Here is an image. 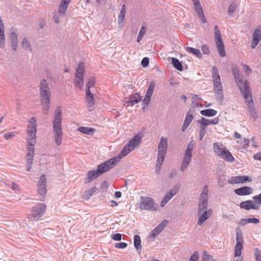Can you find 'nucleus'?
Wrapping results in <instances>:
<instances>
[{"instance_id":"obj_1","label":"nucleus","mask_w":261,"mask_h":261,"mask_svg":"<svg viewBox=\"0 0 261 261\" xmlns=\"http://www.w3.org/2000/svg\"><path fill=\"white\" fill-rule=\"evenodd\" d=\"M232 73L240 91L246 99L249 111L255 118L257 115L255 113L254 105L249 90L248 82L246 80L243 82L242 79H239V70L237 68L232 69Z\"/></svg>"},{"instance_id":"obj_2","label":"nucleus","mask_w":261,"mask_h":261,"mask_svg":"<svg viewBox=\"0 0 261 261\" xmlns=\"http://www.w3.org/2000/svg\"><path fill=\"white\" fill-rule=\"evenodd\" d=\"M40 99L44 114H47L49 109L51 92L47 81L43 79L39 85Z\"/></svg>"},{"instance_id":"obj_3","label":"nucleus","mask_w":261,"mask_h":261,"mask_svg":"<svg viewBox=\"0 0 261 261\" xmlns=\"http://www.w3.org/2000/svg\"><path fill=\"white\" fill-rule=\"evenodd\" d=\"M116 158H112L98 166L97 170L89 171L87 174L88 182H90L104 172L114 168L117 164Z\"/></svg>"},{"instance_id":"obj_4","label":"nucleus","mask_w":261,"mask_h":261,"mask_svg":"<svg viewBox=\"0 0 261 261\" xmlns=\"http://www.w3.org/2000/svg\"><path fill=\"white\" fill-rule=\"evenodd\" d=\"M62 110L60 107L57 108L53 120V129L55 141L58 145L62 143Z\"/></svg>"},{"instance_id":"obj_5","label":"nucleus","mask_w":261,"mask_h":261,"mask_svg":"<svg viewBox=\"0 0 261 261\" xmlns=\"http://www.w3.org/2000/svg\"><path fill=\"white\" fill-rule=\"evenodd\" d=\"M37 124L35 117H32L29 122L27 129L28 152L34 153V146L36 143Z\"/></svg>"},{"instance_id":"obj_6","label":"nucleus","mask_w":261,"mask_h":261,"mask_svg":"<svg viewBox=\"0 0 261 261\" xmlns=\"http://www.w3.org/2000/svg\"><path fill=\"white\" fill-rule=\"evenodd\" d=\"M212 75L215 97L217 99L222 101L223 98V87L218 68L215 66L212 68Z\"/></svg>"},{"instance_id":"obj_7","label":"nucleus","mask_w":261,"mask_h":261,"mask_svg":"<svg viewBox=\"0 0 261 261\" xmlns=\"http://www.w3.org/2000/svg\"><path fill=\"white\" fill-rule=\"evenodd\" d=\"M141 137L138 135H136L132 139L123 147L122 150L119 153L118 156L113 158H116L117 164H118L121 159L127 155L131 151L133 150L136 147L138 146L141 142Z\"/></svg>"},{"instance_id":"obj_8","label":"nucleus","mask_w":261,"mask_h":261,"mask_svg":"<svg viewBox=\"0 0 261 261\" xmlns=\"http://www.w3.org/2000/svg\"><path fill=\"white\" fill-rule=\"evenodd\" d=\"M208 198V190L207 185H205L200 194L198 204L197 214H201L203 211L207 210Z\"/></svg>"},{"instance_id":"obj_9","label":"nucleus","mask_w":261,"mask_h":261,"mask_svg":"<svg viewBox=\"0 0 261 261\" xmlns=\"http://www.w3.org/2000/svg\"><path fill=\"white\" fill-rule=\"evenodd\" d=\"M194 148L193 141H191L187 146L182 159L180 171L184 172L188 167L191 162L192 158V152Z\"/></svg>"},{"instance_id":"obj_10","label":"nucleus","mask_w":261,"mask_h":261,"mask_svg":"<svg viewBox=\"0 0 261 261\" xmlns=\"http://www.w3.org/2000/svg\"><path fill=\"white\" fill-rule=\"evenodd\" d=\"M139 208L142 211H154L156 210L154 200L149 197H141Z\"/></svg>"},{"instance_id":"obj_11","label":"nucleus","mask_w":261,"mask_h":261,"mask_svg":"<svg viewBox=\"0 0 261 261\" xmlns=\"http://www.w3.org/2000/svg\"><path fill=\"white\" fill-rule=\"evenodd\" d=\"M214 34L219 54L222 57H225L226 54L224 49V45L222 39L221 32L217 25H216L214 28Z\"/></svg>"},{"instance_id":"obj_12","label":"nucleus","mask_w":261,"mask_h":261,"mask_svg":"<svg viewBox=\"0 0 261 261\" xmlns=\"http://www.w3.org/2000/svg\"><path fill=\"white\" fill-rule=\"evenodd\" d=\"M70 1L68 0H61L60 5L59 8L58 13H55L54 16V18L55 22L58 23L60 21V16H64L66 10L68 7Z\"/></svg>"},{"instance_id":"obj_13","label":"nucleus","mask_w":261,"mask_h":261,"mask_svg":"<svg viewBox=\"0 0 261 261\" xmlns=\"http://www.w3.org/2000/svg\"><path fill=\"white\" fill-rule=\"evenodd\" d=\"M46 208L44 203H38L32 208L31 216L35 219L38 220L44 214Z\"/></svg>"},{"instance_id":"obj_14","label":"nucleus","mask_w":261,"mask_h":261,"mask_svg":"<svg viewBox=\"0 0 261 261\" xmlns=\"http://www.w3.org/2000/svg\"><path fill=\"white\" fill-rule=\"evenodd\" d=\"M46 179L44 175H42L38 182V194L41 196L40 199V200L43 201L44 199V196L45 195L46 190Z\"/></svg>"},{"instance_id":"obj_15","label":"nucleus","mask_w":261,"mask_h":261,"mask_svg":"<svg viewBox=\"0 0 261 261\" xmlns=\"http://www.w3.org/2000/svg\"><path fill=\"white\" fill-rule=\"evenodd\" d=\"M167 139L163 137H161L160 141L158 145V158L165 159V155L167 153Z\"/></svg>"},{"instance_id":"obj_16","label":"nucleus","mask_w":261,"mask_h":261,"mask_svg":"<svg viewBox=\"0 0 261 261\" xmlns=\"http://www.w3.org/2000/svg\"><path fill=\"white\" fill-rule=\"evenodd\" d=\"M155 85V82L153 81H151L149 83L145 98L143 100V109L148 106L150 101L151 96L154 89Z\"/></svg>"},{"instance_id":"obj_17","label":"nucleus","mask_w":261,"mask_h":261,"mask_svg":"<svg viewBox=\"0 0 261 261\" xmlns=\"http://www.w3.org/2000/svg\"><path fill=\"white\" fill-rule=\"evenodd\" d=\"M240 206L241 208L247 211L251 209L258 210L259 208V206L257 205V203H255L254 200L241 202L240 204Z\"/></svg>"},{"instance_id":"obj_18","label":"nucleus","mask_w":261,"mask_h":261,"mask_svg":"<svg viewBox=\"0 0 261 261\" xmlns=\"http://www.w3.org/2000/svg\"><path fill=\"white\" fill-rule=\"evenodd\" d=\"M168 223V221L164 220L160 224H159L153 230L150 232L149 236L154 239L159 235L165 228Z\"/></svg>"},{"instance_id":"obj_19","label":"nucleus","mask_w":261,"mask_h":261,"mask_svg":"<svg viewBox=\"0 0 261 261\" xmlns=\"http://www.w3.org/2000/svg\"><path fill=\"white\" fill-rule=\"evenodd\" d=\"M253 38L251 43V47L254 48L261 40V28L258 27L255 29L253 33Z\"/></svg>"},{"instance_id":"obj_20","label":"nucleus","mask_w":261,"mask_h":261,"mask_svg":"<svg viewBox=\"0 0 261 261\" xmlns=\"http://www.w3.org/2000/svg\"><path fill=\"white\" fill-rule=\"evenodd\" d=\"M213 211L211 209L205 210L203 211L201 214H198L199 217L197 221L198 225L201 226L202 224L205 222L207 219H208L212 216Z\"/></svg>"},{"instance_id":"obj_21","label":"nucleus","mask_w":261,"mask_h":261,"mask_svg":"<svg viewBox=\"0 0 261 261\" xmlns=\"http://www.w3.org/2000/svg\"><path fill=\"white\" fill-rule=\"evenodd\" d=\"M234 192L238 195L246 196L252 193L253 189L252 188L248 186H244L234 190Z\"/></svg>"},{"instance_id":"obj_22","label":"nucleus","mask_w":261,"mask_h":261,"mask_svg":"<svg viewBox=\"0 0 261 261\" xmlns=\"http://www.w3.org/2000/svg\"><path fill=\"white\" fill-rule=\"evenodd\" d=\"M10 39L11 41L12 48L13 50H16L17 47V35L13 29L11 30L10 33Z\"/></svg>"},{"instance_id":"obj_23","label":"nucleus","mask_w":261,"mask_h":261,"mask_svg":"<svg viewBox=\"0 0 261 261\" xmlns=\"http://www.w3.org/2000/svg\"><path fill=\"white\" fill-rule=\"evenodd\" d=\"M219 122V119L217 117L212 120L206 119L202 117L200 120L198 121V123L205 127L206 126H207L210 124H217Z\"/></svg>"},{"instance_id":"obj_24","label":"nucleus","mask_w":261,"mask_h":261,"mask_svg":"<svg viewBox=\"0 0 261 261\" xmlns=\"http://www.w3.org/2000/svg\"><path fill=\"white\" fill-rule=\"evenodd\" d=\"M141 97L138 93H135L130 95L129 99L126 101L127 106H133L135 103H137L141 101Z\"/></svg>"},{"instance_id":"obj_25","label":"nucleus","mask_w":261,"mask_h":261,"mask_svg":"<svg viewBox=\"0 0 261 261\" xmlns=\"http://www.w3.org/2000/svg\"><path fill=\"white\" fill-rule=\"evenodd\" d=\"M220 156L223 159L230 163L233 162L234 160L231 153L226 148H224V150H223V153Z\"/></svg>"},{"instance_id":"obj_26","label":"nucleus","mask_w":261,"mask_h":261,"mask_svg":"<svg viewBox=\"0 0 261 261\" xmlns=\"http://www.w3.org/2000/svg\"><path fill=\"white\" fill-rule=\"evenodd\" d=\"M193 119V117L192 114H190L189 113H188L186 115L184 124L182 125V131L184 132L187 127L189 126L190 124L192 122Z\"/></svg>"},{"instance_id":"obj_27","label":"nucleus","mask_w":261,"mask_h":261,"mask_svg":"<svg viewBox=\"0 0 261 261\" xmlns=\"http://www.w3.org/2000/svg\"><path fill=\"white\" fill-rule=\"evenodd\" d=\"M86 101L89 110L90 111H93L95 108L94 96L88 95V96H86Z\"/></svg>"},{"instance_id":"obj_28","label":"nucleus","mask_w":261,"mask_h":261,"mask_svg":"<svg viewBox=\"0 0 261 261\" xmlns=\"http://www.w3.org/2000/svg\"><path fill=\"white\" fill-rule=\"evenodd\" d=\"M225 148V147H223L222 144L219 145L217 143H215L213 144L214 151L219 156H220L222 155Z\"/></svg>"},{"instance_id":"obj_29","label":"nucleus","mask_w":261,"mask_h":261,"mask_svg":"<svg viewBox=\"0 0 261 261\" xmlns=\"http://www.w3.org/2000/svg\"><path fill=\"white\" fill-rule=\"evenodd\" d=\"M186 50L189 53L192 54V55L195 56L197 58H202V55L199 49L194 48L191 47H187L186 48Z\"/></svg>"},{"instance_id":"obj_30","label":"nucleus","mask_w":261,"mask_h":261,"mask_svg":"<svg viewBox=\"0 0 261 261\" xmlns=\"http://www.w3.org/2000/svg\"><path fill=\"white\" fill-rule=\"evenodd\" d=\"M200 113L203 116L206 117H212L215 116L217 114V111L212 109H207L201 110L200 111Z\"/></svg>"},{"instance_id":"obj_31","label":"nucleus","mask_w":261,"mask_h":261,"mask_svg":"<svg viewBox=\"0 0 261 261\" xmlns=\"http://www.w3.org/2000/svg\"><path fill=\"white\" fill-rule=\"evenodd\" d=\"M141 241L140 236L138 234L135 235L134 244L136 249L139 252L141 250Z\"/></svg>"},{"instance_id":"obj_32","label":"nucleus","mask_w":261,"mask_h":261,"mask_svg":"<svg viewBox=\"0 0 261 261\" xmlns=\"http://www.w3.org/2000/svg\"><path fill=\"white\" fill-rule=\"evenodd\" d=\"M126 13V7L124 5H123L121 9L120 13L118 17V23H121L124 20L125 16Z\"/></svg>"},{"instance_id":"obj_33","label":"nucleus","mask_w":261,"mask_h":261,"mask_svg":"<svg viewBox=\"0 0 261 261\" xmlns=\"http://www.w3.org/2000/svg\"><path fill=\"white\" fill-rule=\"evenodd\" d=\"M75 85L80 89H82L84 83V76H75Z\"/></svg>"},{"instance_id":"obj_34","label":"nucleus","mask_w":261,"mask_h":261,"mask_svg":"<svg viewBox=\"0 0 261 261\" xmlns=\"http://www.w3.org/2000/svg\"><path fill=\"white\" fill-rule=\"evenodd\" d=\"M84 64L81 62L78 65L76 69L75 76H84Z\"/></svg>"},{"instance_id":"obj_35","label":"nucleus","mask_w":261,"mask_h":261,"mask_svg":"<svg viewBox=\"0 0 261 261\" xmlns=\"http://www.w3.org/2000/svg\"><path fill=\"white\" fill-rule=\"evenodd\" d=\"M172 64H173L174 68L179 71L182 70V66L180 61L175 58H172Z\"/></svg>"},{"instance_id":"obj_36","label":"nucleus","mask_w":261,"mask_h":261,"mask_svg":"<svg viewBox=\"0 0 261 261\" xmlns=\"http://www.w3.org/2000/svg\"><path fill=\"white\" fill-rule=\"evenodd\" d=\"M96 191V187H93L90 189L86 191L83 194V198L85 199H89L90 197Z\"/></svg>"},{"instance_id":"obj_37","label":"nucleus","mask_w":261,"mask_h":261,"mask_svg":"<svg viewBox=\"0 0 261 261\" xmlns=\"http://www.w3.org/2000/svg\"><path fill=\"white\" fill-rule=\"evenodd\" d=\"M243 249V244L236 243L234 248V256H240L242 254Z\"/></svg>"},{"instance_id":"obj_38","label":"nucleus","mask_w":261,"mask_h":261,"mask_svg":"<svg viewBox=\"0 0 261 261\" xmlns=\"http://www.w3.org/2000/svg\"><path fill=\"white\" fill-rule=\"evenodd\" d=\"M236 243H240L243 244V238L242 231L239 227H237L236 229Z\"/></svg>"},{"instance_id":"obj_39","label":"nucleus","mask_w":261,"mask_h":261,"mask_svg":"<svg viewBox=\"0 0 261 261\" xmlns=\"http://www.w3.org/2000/svg\"><path fill=\"white\" fill-rule=\"evenodd\" d=\"M193 2L194 3L195 10L197 14H198L200 13L201 14H202V12H203V11L199 0H196V1Z\"/></svg>"},{"instance_id":"obj_40","label":"nucleus","mask_w":261,"mask_h":261,"mask_svg":"<svg viewBox=\"0 0 261 261\" xmlns=\"http://www.w3.org/2000/svg\"><path fill=\"white\" fill-rule=\"evenodd\" d=\"M78 130L84 134L88 135L92 134L94 130L93 128L85 126H81L78 128Z\"/></svg>"},{"instance_id":"obj_41","label":"nucleus","mask_w":261,"mask_h":261,"mask_svg":"<svg viewBox=\"0 0 261 261\" xmlns=\"http://www.w3.org/2000/svg\"><path fill=\"white\" fill-rule=\"evenodd\" d=\"M237 179L238 184L240 183H245L246 181H252V178L247 175L244 176H238Z\"/></svg>"},{"instance_id":"obj_42","label":"nucleus","mask_w":261,"mask_h":261,"mask_svg":"<svg viewBox=\"0 0 261 261\" xmlns=\"http://www.w3.org/2000/svg\"><path fill=\"white\" fill-rule=\"evenodd\" d=\"M22 47L24 49L32 51V48L31 46L30 43L27 38H24L22 40L21 43Z\"/></svg>"},{"instance_id":"obj_43","label":"nucleus","mask_w":261,"mask_h":261,"mask_svg":"<svg viewBox=\"0 0 261 261\" xmlns=\"http://www.w3.org/2000/svg\"><path fill=\"white\" fill-rule=\"evenodd\" d=\"M173 196L169 192L167 193L163 199L161 201V206L163 207Z\"/></svg>"},{"instance_id":"obj_44","label":"nucleus","mask_w":261,"mask_h":261,"mask_svg":"<svg viewBox=\"0 0 261 261\" xmlns=\"http://www.w3.org/2000/svg\"><path fill=\"white\" fill-rule=\"evenodd\" d=\"M164 159H165L164 158H157L155 168V171L157 173H160L161 169V166L164 162Z\"/></svg>"},{"instance_id":"obj_45","label":"nucleus","mask_w":261,"mask_h":261,"mask_svg":"<svg viewBox=\"0 0 261 261\" xmlns=\"http://www.w3.org/2000/svg\"><path fill=\"white\" fill-rule=\"evenodd\" d=\"M202 261H215V260L212 256L204 251L202 252Z\"/></svg>"},{"instance_id":"obj_46","label":"nucleus","mask_w":261,"mask_h":261,"mask_svg":"<svg viewBox=\"0 0 261 261\" xmlns=\"http://www.w3.org/2000/svg\"><path fill=\"white\" fill-rule=\"evenodd\" d=\"M146 31V28L142 26L139 31L138 36L137 37V41L138 42H139L142 39L143 37L144 36V34H145Z\"/></svg>"},{"instance_id":"obj_47","label":"nucleus","mask_w":261,"mask_h":261,"mask_svg":"<svg viewBox=\"0 0 261 261\" xmlns=\"http://www.w3.org/2000/svg\"><path fill=\"white\" fill-rule=\"evenodd\" d=\"M206 129L205 127L200 125V128L199 130V139L200 140H202L203 138L205 133H206Z\"/></svg>"},{"instance_id":"obj_48","label":"nucleus","mask_w":261,"mask_h":261,"mask_svg":"<svg viewBox=\"0 0 261 261\" xmlns=\"http://www.w3.org/2000/svg\"><path fill=\"white\" fill-rule=\"evenodd\" d=\"M254 255L256 261H261V252L258 248H255Z\"/></svg>"},{"instance_id":"obj_49","label":"nucleus","mask_w":261,"mask_h":261,"mask_svg":"<svg viewBox=\"0 0 261 261\" xmlns=\"http://www.w3.org/2000/svg\"><path fill=\"white\" fill-rule=\"evenodd\" d=\"M199 258V253L197 251H195L190 256L189 261H198Z\"/></svg>"},{"instance_id":"obj_50","label":"nucleus","mask_w":261,"mask_h":261,"mask_svg":"<svg viewBox=\"0 0 261 261\" xmlns=\"http://www.w3.org/2000/svg\"><path fill=\"white\" fill-rule=\"evenodd\" d=\"M180 186L179 185H176L173 187V188L169 192L170 194L174 196L176 193H177L179 190Z\"/></svg>"},{"instance_id":"obj_51","label":"nucleus","mask_w":261,"mask_h":261,"mask_svg":"<svg viewBox=\"0 0 261 261\" xmlns=\"http://www.w3.org/2000/svg\"><path fill=\"white\" fill-rule=\"evenodd\" d=\"M252 199L254 200L255 203H257L258 206L261 205V193L253 196Z\"/></svg>"},{"instance_id":"obj_52","label":"nucleus","mask_w":261,"mask_h":261,"mask_svg":"<svg viewBox=\"0 0 261 261\" xmlns=\"http://www.w3.org/2000/svg\"><path fill=\"white\" fill-rule=\"evenodd\" d=\"M236 4L235 3H232L230 5L228 11V13L229 15H231L236 10Z\"/></svg>"},{"instance_id":"obj_53","label":"nucleus","mask_w":261,"mask_h":261,"mask_svg":"<svg viewBox=\"0 0 261 261\" xmlns=\"http://www.w3.org/2000/svg\"><path fill=\"white\" fill-rule=\"evenodd\" d=\"M127 244L124 242L117 243L115 244V247L117 248L124 249L127 247Z\"/></svg>"},{"instance_id":"obj_54","label":"nucleus","mask_w":261,"mask_h":261,"mask_svg":"<svg viewBox=\"0 0 261 261\" xmlns=\"http://www.w3.org/2000/svg\"><path fill=\"white\" fill-rule=\"evenodd\" d=\"M95 79L93 77H90L89 79L87 84V88H91L93 87L95 85Z\"/></svg>"},{"instance_id":"obj_55","label":"nucleus","mask_w":261,"mask_h":261,"mask_svg":"<svg viewBox=\"0 0 261 261\" xmlns=\"http://www.w3.org/2000/svg\"><path fill=\"white\" fill-rule=\"evenodd\" d=\"M202 51L204 54L209 55L210 54V50L209 47L207 45H204L202 47Z\"/></svg>"},{"instance_id":"obj_56","label":"nucleus","mask_w":261,"mask_h":261,"mask_svg":"<svg viewBox=\"0 0 261 261\" xmlns=\"http://www.w3.org/2000/svg\"><path fill=\"white\" fill-rule=\"evenodd\" d=\"M244 72L246 74L249 75L251 73V68L246 64H243Z\"/></svg>"},{"instance_id":"obj_57","label":"nucleus","mask_w":261,"mask_h":261,"mask_svg":"<svg viewBox=\"0 0 261 261\" xmlns=\"http://www.w3.org/2000/svg\"><path fill=\"white\" fill-rule=\"evenodd\" d=\"M149 64V59L147 57L144 58L141 61V65L143 67H145Z\"/></svg>"},{"instance_id":"obj_58","label":"nucleus","mask_w":261,"mask_h":261,"mask_svg":"<svg viewBox=\"0 0 261 261\" xmlns=\"http://www.w3.org/2000/svg\"><path fill=\"white\" fill-rule=\"evenodd\" d=\"M13 133H7L4 135V137L6 140H9L14 137Z\"/></svg>"},{"instance_id":"obj_59","label":"nucleus","mask_w":261,"mask_h":261,"mask_svg":"<svg viewBox=\"0 0 261 261\" xmlns=\"http://www.w3.org/2000/svg\"><path fill=\"white\" fill-rule=\"evenodd\" d=\"M112 238L115 241H120L122 238V236L120 233H116L112 236Z\"/></svg>"},{"instance_id":"obj_60","label":"nucleus","mask_w":261,"mask_h":261,"mask_svg":"<svg viewBox=\"0 0 261 261\" xmlns=\"http://www.w3.org/2000/svg\"><path fill=\"white\" fill-rule=\"evenodd\" d=\"M248 223L258 224L259 222V220L256 218H247Z\"/></svg>"},{"instance_id":"obj_61","label":"nucleus","mask_w":261,"mask_h":261,"mask_svg":"<svg viewBox=\"0 0 261 261\" xmlns=\"http://www.w3.org/2000/svg\"><path fill=\"white\" fill-rule=\"evenodd\" d=\"M228 183L230 184H238L237 176L232 177L228 180Z\"/></svg>"},{"instance_id":"obj_62","label":"nucleus","mask_w":261,"mask_h":261,"mask_svg":"<svg viewBox=\"0 0 261 261\" xmlns=\"http://www.w3.org/2000/svg\"><path fill=\"white\" fill-rule=\"evenodd\" d=\"M197 15L202 23H204L206 22V18L204 15L203 12H202V14H201L200 13L199 14H198Z\"/></svg>"},{"instance_id":"obj_63","label":"nucleus","mask_w":261,"mask_h":261,"mask_svg":"<svg viewBox=\"0 0 261 261\" xmlns=\"http://www.w3.org/2000/svg\"><path fill=\"white\" fill-rule=\"evenodd\" d=\"M247 224H248L247 218H242L240 220L239 222V224L241 226H244Z\"/></svg>"},{"instance_id":"obj_64","label":"nucleus","mask_w":261,"mask_h":261,"mask_svg":"<svg viewBox=\"0 0 261 261\" xmlns=\"http://www.w3.org/2000/svg\"><path fill=\"white\" fill-rule=\"evenodd\" d=\"M253 158L255 160L261 161V152H258L254 155Z\"/></svg>"}]
</instances>
